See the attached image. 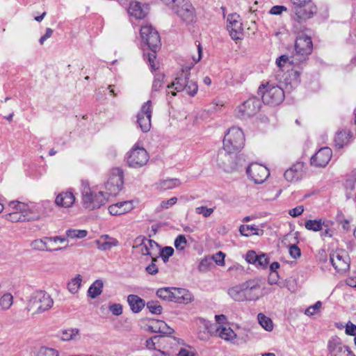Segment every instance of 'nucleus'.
I'll return each mask as SVG.
<instances>
[{"label": "nucleus", "instance_id": "21", "mask_svg": "<svg viewBox=\"0 0 356 356\" xmlns=\"http://www.w3.org/2000/svg\"><path fill=\"white\" fill-rule=\"evenodd\" d=\"M305 173V163L297 162L285 171L284 177L286 181L293 182L301 179Z\"/></svg>", "mask_w": 356, "mask_h": 356}, {"label": "nucleus", "instance_id": "59", "mask_svg": "<svg viewBox=\"0 0 356 356\" xmlns=\"http://www.w3.org/2000/svg\"><path fill=\"white\" fill-rule=\"evenodd\" d=\"M225 254L222 252L220 251L213 255L211 259H212V261H215L218 266H222L225 265Z\"/></svg>", "mask_w": 356, "mask_h": 356}, {"label": "nucleus", "instance_id": "26", "mask_svg": "<svg viewBox=\"0 0 356 356\" xmlns=\"http://www.w3.org/2000/svg\"><path fill=\"white\" fill-rule=\"evenodd\" d=\"M127 302L132 312L137 314L146 305L145 301L137 295L130 294L127 297Z\"/></svg>", "mask_w": 356, "mask_h": 356}, {"label": "nucleus", "instance_id": "60", "mask_svg": "<svg viewBox=\"0 0 356 356\" xmlns=\"http://www.w3.org/2000/svg\"><path fill=\"white\" fill-rule=\"evenodd\" d=\"M259 255L254 250H249L245 254V260L248 263L257 265Z\"/></svg>", "mask_w": 356, "mask_h": 356}, {"label": "nucleus", "instance_id": "11", "mask_svg": "<svg viewBox=\"0 0 356 356\" xmlns=\"http://www.w3.org/2000/svg\"><path fill=\"white\" fill-rule=\"evenodd\" d=\"M246 301H256L262 296L261 280L250 279L241 283Z\"/></svg>", "mask_w": 356, "mask_h": 356}, {"label": "nucleus", "instance_id": "36", "mask_svg": "<svg viewBox=\"0 0 356 356\" xmlns=\"http://www.w3.org/2000/svg\"><path fill=\"white\" fill-rule=\"evenodd\" d=\"M175 287H164L159 289L156 291V296L163 300H168L170 302H173L172 299H174V292Z\"/></svg>", "mask_w": 356, "mask_h": 356}, {"label": "nucleus", "instance_id": "5", "mask_svg": "<svg viewBox=\"0 0 356 356\" xmlns=\"http://www.w3.org/2000/svg\"><path fill=\"white\" fill-rule=\"evenodd\" d=\"M245 137L241 128L232 127L228 129L223 140V149L229 152H238L244 146Z\"/></svg>", "mask_w": 356, "mask_h": 356}, {"label": "nucleus", "instance_id": "6", "mask_svg": "<svg viewBox=\"0 0 356 356\" xmlns=\"http://www.w3.org/2000/svg\"><path fill=\"white\" fill-rule=\"evenodd\" d=\"M124 185V172L120 168H113L111 170L108 178L105 182L104 193L107 196H115L122 189Z\"/></svg>", "mask_w": 356, "mask_h": 356}, {"label": "nucleus", "instance_id": "44", "mask_svg": "<svg viewBox=\"0 0 356 356\" xmlns=\"http://www.w3.org/2000/svg\"><path fill=\"white\" fill-rule=\"evenodd\" d=\"M218 336L225 341H229L235 338L236 335L230 327L220 326Z\"/></svg>", "mask_w": 356, "mask_h": 356}, {"label": "nucleus", "instance_id": "56", "mask_svg": "<svg viewBox=\"0 0 356 356\" xmlns=\"http://www.w3.org/2000/svg\"><path fill=\"white\" fill-rule=\"evenodd\" d=\"M186 243L187 241L186 237L184 235L180 234L175 238L174 245L177 250H183L185 248Z\"/></svg>", "mask_w": 356, "mask_h": 356}, {"label": "nucleus", "instance_id": "13", "mask_svg": "<svg viewBox=\"0 0 356 356\" xmlns=\"http://www.w3.org/2000/svg\"><path fill=\"white\" fill-rule=\"evenodd\" d=\"M327 350L330 356H355L350 348L344 345L337 336H333L329 339Z\"/></svg>", "mask_w": 356, "mask_h": 356}, {"label": "nucleus", "instance_id": "64", "mask_svg": "<svg viewBox=\"0 0 356 356\" xmlns=\"http://www.w3.org/2000/svg\"><path fill=\"white\" fill-rule=\"evenodd\" d=\"M345 332L349 336H356V325L351 322H348L346 325Z\"/></svg>", "mask_w": 356, "mask_h": 356}, {"label": "nucleus", "instance_id": "47", "mask_svg": "<svg viewBox=\"0 0 356 356\" xmlns=\"http://www.w3.org/2000/svg\"><path fill=\"white\" fill-rule=\"evenodd\" d=\"M180 184V180L178 179H168L160 182V187L163 190L172 189L179 186Z\"/></svg>", "mask_w": 356, "mask_h": 356}, {"label": "nucleus", "instance_id": "34", "mask_svg": "<svg viewBox=\"0 0 356 356\" xmlns=\"http://www.w3.org/2000/svg\"><path fill=\"white\" fill-rule=\"evenodd\" d=\"M8 209V211H14L17 213L28 215V213L26 212L29 209V204L16 200V201H11L9 202ZM30 216H32L30 214ZM34 216V218L35 217V218H37L36 216Z\"/></svg>", "mask_w": 356, "mask_h": 356}, {"label": "nucleus", "instance_id": "58", "mask_svg": "<svg viewBox=\"0 0 356 356\" xmlns=\"http://www.w3.org/2000/svg\"><path fill=\"white\" fill-rule=\"evenodd\" d=\"M197 338L200 341H207L210 339V334L207 333V330L204 328V325H200L198 327L197 332Z\"/></svg>", "mask_w": 356, "mask_h": 356}, {"label": "nucleus", "instance_id": "4", "mask_svg": "<svg viewBox=\"0 0 356 356\" xmlns=\"http://www.w3.org/2000/svg\"><path fill=\"white\" fill-rule=\"evenodd\" d=\"M54 305V300L47 292L37 291L33 292L29 300L27 308L33 310V314H40L50 309Z\"/></svg>", "mask_w": 356, "mask_h": 356}, {"label": "nucleus", "instance_id": "10", "mask_svg": "<svg viewBox=\"0 0 356 356\" xmlns=\"http://www.w3.org/2000/svg\"><path fill=\"white\" fill-rule=\"evenodd\" d=\"M149 160V154L143 147L134 146L128 153L127 161L129 167L138 168L145 165Z\"/></svg>", "mask_w": 356, "mask_h": 356}, {"label": "nucleus", "instance_id": "20", "mask_svg": "<svg viewBox=\"0 0 356 356\" xmlns=\"http://www.w3.org/2000/svg\"><path fill=\"white\" fill-rule=\"evenodd\" d=\"M332 155V152L330 147H322L311 158V165L316 167H325L330 161Z\"/></svg>", "mask_w": 356, "mask_h": 356}, {"label": "nucleus", "instance_id": "52", "mask_svg": "<svg viewBox=\"0 0 356 356\" xmlns=\"http://www.w3.org/2000/svg\"><path fill=\"white\" fill-rule=\"evenodd\" d=\"M165 75L162 73H157L154 76L152 83V92H157L161 88Z\"/></svg>", "mask_w": 356, "mask_h": 356}, {"label": "nucleus", "instance_id": "27", "mask_svg": "<svg viewBox=\"0 0 356 356\" xmlns=\"http://www.w3.org/2000/svg\"><path fill=\"white\" fill-rule=\"evenodd\" d=\"M149 330L152 332H159L165 335L171 334L174 332L164 321L159 320L153 321L149 326Z\"/></svg>", "mask_w": 356, "mask_h": 356}, {"label": "nucleus", "instance_id": "45", "mask_svg": "<svg viewBox=\"0 0 356 356\" xmlns=\"http://www.w3.org/2000/svg\"><path fill=\"white\" fill-rule=\"evenodd\" d=\"M13 297L10 293H4L0 298V307L3 310L8 309L13 305Z\"/></svg>", "mask_w": 356, "mask_h": 356}, {"label": "nucleus", "instance_id": "14", "mask_svg": "<svg viewBox=\"0 0 356 356\" xmlns=\"http://www.w3.org/2000/svg\"><path fill=\"white\" fill-rule=\"evenodd\" d=\"M330 261L337 272H345L349 269L350 258L348 253L342 250H337L330 254Z\"/></svg>", "mask_w": 356, "mask_h": 356}, {"label": "nucleus", "instance_id": "55", "mask_svg": "<svg viewBox=\"0 0 356 356\" xmlns=\"http://www.w3.org/2000/svg\"><path fill=\"white\" fill-rule=\"evenodd\" d=\"M322 307V302L321 301H317L314 305L309 306L305 311V314L307 316H313L317 314Z\"/></svg>", "mask_w": 356, "mask_h": 356}, {"label": "nucleus", "instance_id": "42", "mask_svg": "<svg viewBox=\"0 0 356 356\" xmlns=\"http://www.w3.org/2000/svg\"><path fill=\"white\" fill-rule=\"evenodd\" d=\"M197 52L198 56L197 58H195V57L193 58V62L191 63L190 65H186L182 67V70L181 73H183L184 75L186 74H190V70L193 67L194 65L196 64L197 62H199L202 58V47L199 43L197 44Z\"/></svg>", "mask_w": 356, "mask_h": 356}, {"label": "nucleus", "instance_id": "38", "mask_svg": "<svg viewBox=\"0 0 356 356\" xmlns=\"http://www.w3.org/2000/svg\"><path fill=\"white\" fill-rule=\"evenodd\" d=\"M104 286L103 282L101 280H95L89 287L88 293L92 298H97L101 294Z\"/></svg>", "mask_w": 356, "mask_h": 356}, {"label": "nucleus", "instance_id": "33", "mask_svg": "<svg viewBox=\"0 0 356 356\" xmlns=\"http://www.w3.org/2000/svg\"><path fill=\"white\" fill-rule=\"evenodd\" d=\"M227 293L234 301H246L241 283L229 288Z\"/></svg>", "mask_w": 356, "mask_h": 356}, {"label": "nucleus", "instance_id": "1", "mask_svg": "<svg viewBox=\"0 0 356 356\" xmlns=\"http://www.w3.org/2000/svg\"><path fill=\"white\" fill-rule=\"evenodd\" d=\"M140 36L143 44H146L152 52L144 54L152 71L158 69L156 64L157 50L161 47V38L158 31L152 25H145L140 28Z\"/></svg>", "mask_w": 356, "mask_h": 356}, {"label": "nucleus", "instance_id": "2", "mask_svg": "<svg viewBox=\"0 0 356 356\" xmlns=\"http://www.w3.org/2000/svg\"><path fill=\"white\" fill-rule=\"evenodd\" d=\"M313 44L309 36L301 33L295 43V53L291 56V63L293 65L303 64L308 59V56L312 54Z\"/></svg>", "mask_w": 356, "mask_h": 356}, {"label": "nucleus", "instance_id": "29", "mask_svg": "<svg viewBox=\"0 0 356 356\" xmlns=\"http://www.w3.org/2000/svg\"><path fill=\"white\" fill-rule=\"evenodd\" d=\"M59 337L62 341H78L80 339V330L78 328H69L61 330Z\"/></svg>", "mask_w": 356, "mask_h": 356}, {"label": "nucleus", "instance_id": "7", "mask_svg": "<svg viewBox=\"0 0 356 356\" xmlns=\"http://www.w3.org/2000/svg\"><path fill=\"white\" fill-rule=\"evenodd\" d=\"M108 197L102 191L92 193L89 187H84L82 191L83 205L86 209L94 210L104 205Z\"/></svg>", "mask_w": 356, "mask_h": 356}, {"label": "nucleus", "instance_id": "62", "mask_svg": "<svg viewBox=\"0 0 356 356\" xmlns=\"http://www.w3.org/2000/svg\"><path fill=\"white\" fill-rule=\"evenodd\" d=\"M109 310L115 316H120L122 313V305L119 303H115L109 306Z\"/></svg>", "mask_w": 356, "mask_h": 356}, {"label": "nucleus", "instance_id": "16", "mask_svg": "<svg viewBox=\"0 0 356 356\" xmlns=\"http://www.w3.org/2000/svg\"><path fill=\"white\" fill-rule=\"evenodd\" d=\"M248 177L255 184H261L270 175L268 169L258 163H251L246 168Z\"/></svg>", "mask_w": 356, "mask_h": 356}, {"label": "nucleus", "instance_id": "12", "mask_svg": "<svg viewBox=\"0 0 356 356\" xmlns=\"http://www.w3.org/2000/svg\"><path fill=\"white\" fill-rule=\"evenodd\" d=\"M152 114V102L148 100L143 104L140 111L137 114V124L144 133L148 132L151 129Z\"/></svg>", "mask_w": 356, "mask_h": 356}, {"label": "nucleus", "instance_id": "35", "mask_svg": "<svg viewBox=\"0 0 356 356\" xmlns=\"http://www.w3.org/2000/svg\"><path fill=\"white\" fill-rule=\"evenodd\" d=\"M239 232L244 236H250L252 235L261 236L264 234V230L259 229L255 225H242L239 227Z\"/></svg>", "mask_w": 356, "mask_h": 356}, {"label": "nucleus", "instance_id": "37", "mask_svg": "<svg viewBox=\"0 0 356 356\" xmlns=\"http://www.w3.org/2000/svg\"><path fill=\"white\" fill-rule=\"evenodd\" d=\"M34 218V216H30L26 214L17 213L12 211H9V213L6 214V219L11 222L31 221V219Z\"/></svg>", "mask_w": 356, "mask_h": 356}, {"label": "nucleus", "instance_id": "61", "mask_svg": "<svg viewBox=\"0 0 356 356\" xmlns=\"http://www.w3.org/2000/svg\"><path fill=\"white\" fill-rule=\"evenodd\" d=\"M269 263V259L266 254H261L259 255L258 260L257 261V267L265 268L267 267Z\"/></svg>", "mask_w": 356, "mask_h": 356}, {"label": "nucleus", "instance_id": "57", "mask_svg": "<svg viewBox=\"0 0 356 356\" xmlns=\"http://www.w3.org/2000/svg\"><path fill=\"white\" fill-rule=\"evenodd\" d=\"M214 211L213 208H207V207L201 206L195 208V213L201 214L205 218L209 217Z\"/></svg>", "mask_w": 356, "mask_h": 356}, {"label": "nucleus", "instance_id": "54", "mask_svg": "<svg viewBox=\"0 0 356 356\" xmlns=\"http://www.w3.org/2000/svg\"><path fill=\"white\" fill-rule=\"evenodd\" d=\"M213 265L212 259L211 257H204L201 260L198 265V270L200 272L207 271Z\"/></svg>", "mask_w": 356, "mask_h": 356}, {"label": "nucleus", "instance_id": "22", "mask_svg": "<svg viewBox=\"0 0 356 356\" xmlns=\"http://www.w3.org/2000/svg\"><path fill=\"white\" fill-rule=\"evenodd\" d=\"M173 302L177 304L187 305L194 300V296L186 289L176 288L174 292Z\"/></svg>", "mask_w": 356, "mask_h": 356}, {"label": "nucleus", "instance_id": "39", "mask_svg": "<svg viewBox=\"0 0 356 356\" xmlns=\"http://www.w3.org/2000/svg\"><path fill=\"white\" fill-rule=\"evenodd\" d=\"M325 221L322 219L319 220H308L305 223V227L308 230L318 232L323 229Z\"/></svg>", "mask_w": 356, "mask_h": 356}, {"label": "nucleus", "instance_id": "40", "mask_svg": "<svg viewBox=\"0 0 356 356\" xmlns=\"http://www.w3.org/2000/svg\"><path fill=\"white\" fill-rule=\"evenodd\" d=\"M349 134L346 131H339L334 138L335 145L338 148H342L348 143Z\"/></svg>", "mask_w": 356, "mask_h": 356}, {"label": "nucleus", "instance_id": "32", "mask_svg": "<svg viewBox=\"0 0 356 356\" xmlns=\"http://www.w3.org/2000/svg\"><path fill=\"white\" fill-rule=\"evenodd\" d=\"M47 241H48L46 239V237L42 239H36L32 241L31 246L33 250L47 252L62 250L66 248V247L58 248L55 249L49 248L47 247Z\"/></svg>", "mask_w": 356, "mask_h": 356}, {"label": "nucleus", "instance_id": "3", "mask_svg": "<svg viewBox=\"0 0 356 356\" xmlns=\"http://www.w3.org/2000/svg\"><path fill=\"white\" fill-rule=\"evenodd\" d=\"M261 94L262 102L272 106L280 104L284 99V90L274 83L261 84L258 89Z\"/></svg>", "mask_w": 356, "mask_h": 356}, {"label": "nucleus", "instance_id": "25", "mask_svg": "<svg viewBox=\"0 0 356 356\" xmlns=\"http://www.w3.org/2000/svg\"><path fill=\"white\" fill-rule=\"evenodd\" d=\"M75 201L74 195L72 191L62 192L59 193L55 200L57 206L69 208L71 207Z\"/></svg>", "mask_w": 356, "mask_h": 356}, {"label": "nucleus", "instance_id": "28", "mask_svg": "<svg viewBox=\"0 0 356 356\" xmlns=\"http://www.w3.org/2000/svg\"><path fill=\"white\" fill-rule=\"evenodd\" d=\"M97 248L103 251L109 250L113 247L118 245V241L114 238L109 237L108 235H105L102 237L101 239L97 241Z\"/></svg>", "mask_w": 356, "mask_h": 356}, {"label": "nucleus", "instance_id": "53", "mask_svg": "<svg viewBox=\"0 0 356 356\" xmlns=\"http://www.w3.org/2000/svg\"><path fill=\"white\" fill-rule=\"evenodd\" d=\"M174 253V249L172 247L166 246L163 248L160 251V257L164 263H166L169 260V257H171Z\"/></svg>", "mask_w": 356, "mask_h": 356}, {"label": "nucleus", "instance_id": "17", "mask_svg": "<svg viewBox=\"0 0 356 356\" xmlns=\"http://www.w3.org/2000/svg\"><path fill=\"white\" fill-rule=\"evenodd\" d=\"M275 77L280 82L283 83L286 89L289 90L296 88L300 83V73L294 69L287 70L286 73L284 74L282 77H281L280 73H277Z\"/></svg>", "mask_w": 356, "mask_h": 356}, {"label": "nucleus", "instance_id": "43", "mask_svg": "<svg viewBox=\"0 0 356 356\" xmlns=\"http://www.w3.org/2000/svg\"><path fill=\"white\" fill-rule=\"evenodd\" d=\"M200 321L202 325H204V328L207 330V333L210 334V337L217 333L218 334L220 326L217 327L216 325L202 318H200Z\"/></svg>", "mask_w": 356, "mask_h": 356}, {"label": "nucleus", "instance_id": "48", "mask_svg": "<svg viewBox=\"0 0 356 356\" xmlns=\"http://www.w3.org/2000/svg\"><path fill=\"white\" fill-rule=\"evenodd\" d=\"M88 234V232L84 229H70L66 231V236L71 238H83Z\"/></svg>", "mask_w": 356, "mask_h": 356}, {"label": "nucleus", "instance_id": "41", "mask_svg": "<svg viewBox=\"0 0 356 356\" xmlns=\"http://www.w3.org/2000/svg\"><path fill=\"white\" fill-rule=\"evenodd\" d=\"M257 318H258L259 323L266 331L273 330V321L269 317H267L262 313H259L257 316Z\"/></svg>", "mask_w": 356, "mask_h": 356}, {"label": "nucleus", "instance_id": "63", "mask_svg": "<svg viewBox=\"0 0 356 356\" xmlns=\"http://www.w3.org/2000/svg\"><path fill=\"white\" fill-rule=\"evenodd\" d=\"M289 254L292 258L297 259L300 257L301 251L298 245H291L289 247Z\"/></svg>", "mask_w": 356, "mask_h": 356}, {"label": "nucleus", "instance_id": "46", "mask_svg": "<svg viewBox=\"0 0 356 356\" xmlns=\"http://www.w3.org/2000/svg\"><path fill=\"white\" fill-rule=\"evenodd\" d=\"M291 56L289 58L287 55H282L276 59V64L277 67L280 68L279 72L281 73L284 70L283 67H285L286 65H289V66H297L298 65H293L291 63Z\"/></svg>", "mask_w": 356, "mask_h": 356}, {"label": "nucleus", "instance_id": "50", "mask_svg": "<svg viewBox=\"0 0 356 356\" xmlns=\"http://www.w3.org/2000/svg\"><path fill=\"white\" fill-rule=\"evenodd\" d=\"M198 90V86L196 81L190 80L189 78L184 88V91L190 96H195Z\"/></svg>", "mask_w": 356, "mask_h": 356}, {"label": "nucleus", "instance_id": "49", "mask_svg": "<svg viewBox=\"0 0 356 356\" xmlns=\"http://www.w3.org/2000/svg\"><path fill=\"white\" fill-rule=\"evenodd\" d=\"M81 277L77 275L76 277L72 279L67 284V289L72 293H76L81 284Z\"/></svg>", "mask_w": 356, "mask_h": 356}, {"label": "nucleus", "instance_id": "51", "mask_svg": "<svg viewBox=\"0 0 356 356\" xmlns=\"http://www.w3.org/2000/svg\"><path fill=\"white\" fill-rule=\"evenodd\" d=\"M146 306L149 311L153 314H160L162 313L163 307L158 301H148Z\"/></svg>", "mask_w": 356, "mask_h": 356}, {"label": "nucleus", "instance_id": "30", "mask_svg": "<svg viewBox=\"0 0 356 356\" xmlns=\"http://www.w3.org/2000/svg\"><path fill=\"white\" fill-rule=\"evenodd\" d=\"M128 13L131 16L138 19L144 18L147 15L146 10L142 8L139 2L136 1L129 3Z\"/></svg>", "mask_w": 356, "mask_h": 356}, {"label": "nucleus", "instance_id": "19", "mask_svg": "<svg viewBox=\"0 0 356 356\" xmlns=\"http://www.w3.org/2000/svg\"><path fill=\"white\" fill-rule=\"evenodd\" d=\"M52 203L50 201H44L42 203H31L29 204V209L27 211L28 214L36 216L37 218L31 219V221L39 220L42 216L48 215L51 211Z\"/></svg>", "mask_w": 356, "mask_h": 356}, {"label": "nucleus", "instance_id": "18", "mask_svg": "<svg viewBox=\"0 0 356 356\" xmlns=\"http://www.w3.org/2000/svg\"><path fill=\"white\" fill-rule=\"evenodd\" d=\"M227 30L231 38L236 40H241L243 35V26L240 21V16L236 13L229 15L227 17Z\"/></svg>", "mask_w": 356, "mask_h": 356}, {"label": "nucleus", "instance_id": "31", "mask_svg": "<svg viewBox=\"0 0 356 356\" xmlns=\"http://www.w3.org/2000/svg\"><path fill=\"white\" fill-rule=\"evenodd\" d=\"M188 76L189 74L184 75L183 73H181L170 85L168 86V88H174L176 92L184 91Z\"/></svg>", "mask_w": 356, "mask_h": 356}, {"label": "nucleus", "instance_id": "8", "mask_svg": "<svg viewBox=\"0 0 356 356\" xmlns=\"http://www.w3.org/2000/svg\"><path fill=\"white\" fill-rule=\"evenodd\" d=\"M237 152H229L224 149L220 150L217 156V163L220 168L225 172H232L238 170V167L242 165L240 163L241 158L236 156Z\"/></svg>", "mask_w": 356, "mask_h": 356}, {"label": "nucleus", "instance_id": "23", "mask_svg": "<svg viewBox=\"0 0 356 356\" xmlns=\"http://www.w3.org/2000/svg\"><path fill=\"white\" fill-rule=\"evenodd\" d=\"M134 208L131 201L118 202L109 206L108 211L112 216H120L128 213Z\"/></svg>", "mask_w": 356, "mask_h": 356}, {"label": "nucleus", "instance_id": "24", "mask_svg": "<svg viewBox=\"0 0 356 356\" xmlns=\"http://www.w3.org/2000/svg\"><path fill=\"white\" fill-rule=\"evenodd\" d=\"M292 4L294 6L296 14L298 18L307 19L310 18L313 14L312 11H306V10H302V8L309 5L312 0H290Z\"/></svg>", "mask_w": 356, "mask_h": 356}, {"label": "nucleus", "instance_id": "15", "mask_svg": "<svg viewBox=\"0 0 356 356\" xmlns=\"http://www.w3.org/2000/svg\"><path fill=\"white\" fill-rule=\"evenodd\" d=\"M261 107L260 99L257 97H251L238 107L237 115L243 118L251 117L258 113Z\"/></svg>", "mask_w": 356, "mask_h": 356}, {"label": "nucleus", "instance_id": "9", "mask_svg": "<svg viewBox=\"0 0 356 356\" xmlns=\"http://www.w3.org/2000/svg\"><path fill=\"white\" fill-rule=\"evenodd\" d=\"M172 10L186 24H191L195 20V9L190 0H181L179 3L172 6Z\"/></svg>", "mask_w": 356, "mask_h": 356}]
</instances>
